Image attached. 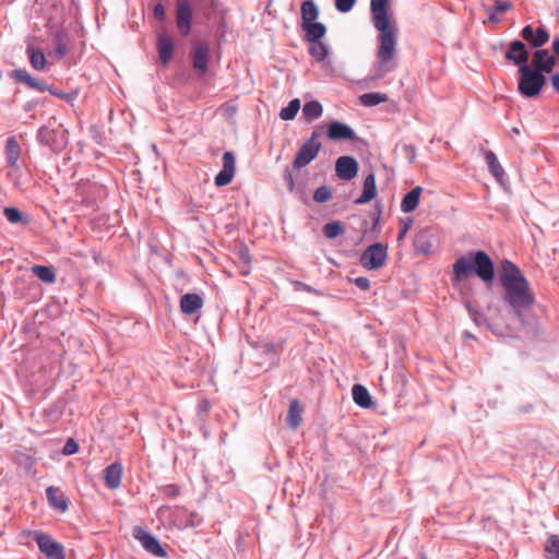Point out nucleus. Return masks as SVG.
Instances as JSON below:
<instances>
[{
    "label": "nucleus",
    "instance_id": "23",
    "mask_svg": "<svg viewBox=\"0 0 559 559\" xmlns=\"http://www.w3.org/2000/svg\"><path fill=\"white\" fill-rule=\"evenodd\" d=\"M157 50L162 63H168L174 51L173 38L166 34H159L157 37Z\"/></svg>",
    "mask_w": 559,
    "mask_h": 559
},
{
    "label": "nucleus",
    "instance_id": "28",
    "mask_svg": "<svg viewBox=\"0 0 559 559\" xmlns=\"http://www.w3.org/2000/svg\"><path fill=\"white\" fill-rule=\"evenodd\" d=\"M26 52L32 68L36 71H44L47 63L44 51L40 48L28 45Z\"/></svg>",
    "mask_w": 559,
    "mask_h": 559
},
{
    "label": "nucleus",
    "instance_id": "47",
    "mask_svg": "<svg viewBox=\"0 0 559 559\" xmlns=\"http://www.w3.org/2000/svg\"><path fill=\"white\" fill-rule=\"evenodd\" d=\"M468 312L476 325H478V326L487 325V318L485 317V314H483L476 310H473L471 308L468 309Z\"/></svg>",
    "mask_w": 559,
    "mask_h": 559
},
{
    "label": "nucleus",
    "instance_id": "10",
    "mask_svg": "<svg viewBox=\"0 0 559 559\" xmlns=\"http://www.w3.org/2000/svg\"><path fill=\"white\" fill-rule=\"evenodd\" d=\"M34 538L39 550L48 559H66L63 546L60 543L53 540L50 535L43 532H35Z\"/></svg>",
    "mask_w": 559,
    "mask_h": 559
},
{
    "label": "nucleus",
    "instance_id": "6",
    "mask_svg": "<svg viewBox=\"0 0 559 559\" xmlns=\"http://www.w3.org/2000/svg\"><path fill=\"white\" fill-rule=\"evenodd\" d=\"M159 513L163 515L167 514L170 523L180 531L195 527L202 522V518L197 512H188L178 506L174 508L163 507L159 509Z\"/></svg>",
    "mask_w": 559,
    "mask_h": 559
},
{
    "label": "nucleus",
    "instance_id": "32",
    "mask_svg": "<svg viewBox=\"0 0 559 559\" xmlns=\"http://www.w3.org/2000/svg\"><path fill=\"white\" fill-rule=\"evenodd\" d=\"M301 412H302V409L300 407L299 401L298 400L290 401L289 408H288L287 416H286L287 425L290 428L296 429L300 426L301 420H302Z\"/></svg>",
    "mask_w": 559,
    "mask_h": 559
},
{
    "label": "nucleus",
    "instance_id": "52",
    "mask_svg": "<svg viewBox=\"0 0 559 559\" xmlns=\"http://www.w3.org/2000/svg\"><path fill=\"white\" fill-rule=\"evenodd\" d=\"M210 402L207 400H202L200 401V403L198 404V415L200 417H203L204 415H206L210 411Z\"/></svg>",
    "mask_w": 559,
    "mask_h": 559
},
{
    "label": "nucleus",
    "instance_id": "44",
    "mask_svg": "<svg viewBox=\"0 0 559 559\" xmlns=\"http://www.w3.org/2000/svg\"><path fill=\"white\" fill-rule=\"evenodd\" d=\"M548 559H559V536L552 535L546 546Z\"/></svg>",
    "mask_w": 559,
    "mask_h": 559
},
{
    "label": "nucleus",
    "instance_id": "50",
    "mask_svg": "<svg viewBox=\"0 0 559 559\" xmlns=\"http://www.w3.org/2000/svg\"><path fill=\"white\" fill-rule=\"evenodd\" d=\"M284 180L286 182L287 189L292 192L295 190V180L292 171L288 168H285L283 174Z\"/></svg>",
    "mask_w": 559,
    "mask_h": 559
},
{
    "label": "nucleus",
    "instance_id": "18",
    "mask_svg": "<svg viewBox=\"0 0 559 559\" xmlns=\"http://www.w3.org/2000/svg\"><path fill=\"white\" fill-rule=\"evenodd\" d=\"M533 67L540 72L550 73L556 67V57L551 56L547 49H537L533 53Z\"/></svg>",
    "mask_w": 559,
    "mask_h": 559
},
{
    "label": "nucleus",
    "instance_id": "46",
    "mask_svg": "<svg viewBox=\"0 0 559 559\" xmlns=\"http://www.w3.org/2000/svg\"><path fill=\"white\" fill-rule=\"evenodd\" d=\"M162 492L168 498H176L180 493V488L176 484H169L162 488Z\"/></svg>",
    "mask_w": 559,
    "mask_h": 559
},
{
    "label": "nucleus",
    "instance_id": "9",
    "mask_svg": "<svg viewBox=\"0 0 559 559\" xmlns=\"http://www.w3.org/2000/svg\"><path fill=\"white\" fill-rule=\"evenodd\" d=\"M22 148L20 143L14 136L7 139L4 155L8 166L11 170L8 173V177L12 180H17L21 177V165L19 164Z\"/></svg>",
    "mask_w": 559,
    "mask_h": 559
},
{
    "label": "nucleus",
    "instance_id": "51",
    "mask_svg": "<svg viewBox=\"0 0 559 559\" xmlns=\"http://www.w3.org/2000/svg\"><path fill=\"white\" fill-rule=\"evenodd\" d=\"M511 7H512V4L509 1L496 0L493 10L498 13H503V12L508 11Z\"/></svg>",
    "mask_w": 559,
    "mask_h": 559
},
{
    "label": "nucleus",
    "instance_id": "17",
    "mask_svg": "<svg viewBox=\"0 0 559 559\" xmlns=\"http://www.w3.org/2000/svg\"><path fill=\"white\" fill-rule=\"evenodd\" d=\"M210 60V46L206 43H199L192 51L193 69L200 74L204 75L207 71Z\"/></svg>",
    "mask_w": 559,
    "mask_h": 559
},
{
    "label": "nucleus",
    "instance_id": "34",
    "mask_svg": "<svg viewBox=\"0 0 559 559\" xmlns=\"http://www.w3.org/2000/svg\"><path fill=\"white\" fill-rule=\"evenodd\" d=\"M319 16L318 5L312 0H306L301 3V19L302 23H310L317 21Z\"/></svg>",
    "mask_w": 559,
    "mask_h": 559
},
{
    "label": "nucleus",
    "instance_id": "31",
    "mask_svg": "<svg viewBox=\"0 0 559 559\" xmlns=\"http://www.w3.org/2000/svg\"><path fill=\"white\" fill-rule=\"evenodd\" d=\"M323 114V107L318 100L306 102L302 106V117L307 122L320 118Z\"/></svg>",
    "mask_w": 559,
    "mask_h": 559
},
{
    "label": "nucleus",
    "instance_id": "41",
    "mask_svg": "<svg viewBox=\"0 0 559 559\" xmlns=\"http://www.w3.org/2000/svg\"><path fill=\"white\" fill-rule=\"evenodd\" d=\"M10 76L16 82L26 84L29 88L35 79L25 69H15L11 72Z\"/></svg>",
    "mask_w": 559,
    "mask_h": 559
},
{
    "label": "nucleus",
    "instance_id": "4",
    "mask_svg": "<svg viewBox=\"0 0 559 559\" xmlns=\"http://www.w3.org/2000/svg\"><path fill=\"white\" fill-rule=\"evenodd\" d=\"M546 83V78L535 67L519 68L518 91L521 95L532 98L539 94Z\"/></svg>",
    "mask_w": 559,
    "mask_h": 559
},
{
    "label": "nucleus",
    "instance_id": "33",
    "mask_svg": "<svg viewBox=\"0 0 559 559\" xmlns=\"http://www.w3.org/2000/svg\"><path fill=\"white\" fill-rule=\"evenodd\" d=\"M31 271L44 283L52 284L56 282V272L51 266L35 264L31 267Z\"/></svg>",
    "mask_w": 559,
    "mask_h": 559
},
{
    "label": "nucleus",
    "instance_id": "22",
    "mask_svg": "<svg viewBox=\"0 0 559 559\" xmlns=\"http://www.w3.org/2000/svg\"><path fill=\"white\" fill-rule=\"evenodd\" d=\"M377 194L376 176L370 173L366 176L362 185V192L358 199L355 200L356 204H366L370 202Z\"/></svg>",
    "mask_w": 559,
    "mask_h": 559
},
{
    "label": "nucleus",
    "instance_id": "3",
    "mask_svg": "<svg viewBox=\"0 0 559 559\" xmlns=\"http://www.w3.org/2000/svg\"><path fill=\"white\" fill-rule=\"evenodd\" d=\"M453 282H460L472 274L477 275L484 283L495 278V265L491 258L481 250L471 251L459 257L452 265Z\"/></svg>",
    "mask_w": 559,
    "mask_h": 559
},
{
    "label": "nucleus",
    "instance_id": "40",
    "mask_svg": "<svg viewBox=\"0 0 559 559\" xmlns=\"http://www.w3.org/2000/svg\"><path fill=\"white\" fill-rule=\"evenodd\" d=\"M64 37H66V34L63 32H57L55 35L57 45L53 49V55L58 58L63 57L69 51L68 45L64 40Z\"/></svg>",
    "mask_w": 559,
    "mask_h": 559
},
{
    "label": "nucleus",
    "instance_id": "20",
    "mask_svg": "<svg viewBox=\"0 0 559 559\" xmlns=\"http://www.w3.org/2000/svg\"><path fill=\"white\" fill-rule=\"evenodd\" d=\"M203 307V299L195 293L185 294L180 299V310L182 313L190 316L195 313Z\"/></svg>",
    "mask_w": 559,
    "mask_h": 559
},
{
    "label": "nucleus",
    "instance_id": "54",
    "mask_svg": "<svg viewBox=\"0 0 559 559\" xmlns=\"http://www.w3.org/2000/svg\"><path fill=\"white\" fill-rule=\"evenodd\" d=\"M154 16L157 20H163L165 17V8H164V5L162 3H157L154 7Z\"/></svg>",
    "mask_w": 559,
    "mask_h": 559
},
{
    "label": "nucleus",
    "instance_id": "53",
    "mask_svg": "<svg viewBox=\"0 0 559 559\" xmlns=\"http://www.w3.org/2000/svg\"><path fill=\"white\" fill-rule=\"evenodd\" d=\"M31 88L38 92H45L48 91L50 87H48L45 83L38 81L37 79H34Z\"/></svg>",
    "mask_w": 559,
    "mask_h": 559
},
{
    "label": "nucleus",
    "instance_id": "60",
    "mask_svg": "<svg viewBox=\"0 0 559 559\" xmlns=\"http://www.w3.org/2000/svg\"><path fill=\"white\" fill-rule=\"evenodd\" d=\"M48 92H49L50 94H52V95H56V96H58V97L62 98V99H68V98H69V97H68V95L62 94V93H58V92H56V91H53V90H51V88H49V90H48Z\"/></svg>",
    "mask_w": 559,
    "mask_h": 559
},
{
    "label": "nucleus",
    "instance_id": "49",
    "mask_svg": "<svg viewBox=\"0 0 559 559\" xmlns=\"http://www.w3.org/2000/svg\"><path fill=\"white\" fill-rule=\"evenodd\" d=\"M354 284L360 290H368L370 288V281L368 277L359 276L354 280Z\"/></svg>",
    "mask_w": 559,
    "mask_h": 559
},
{
    "label": "nucleus",
    "instance_id": "37",
    "mask_svg": "<svg viewBox=\"0 0 559 559\" xmlns=\"http://www.w3.org/2000/svg\"><path fill=\"white\" fill-rule=\"evenodd\" d=\"M300 109V100L298 98L292 99L288 105L281 109L280 118L288 121L293 120Z\"/></svg>",
    "mask_w": 559,
    "mask_h": 559
},
{
    "label": "nucleus",
    "instance_id": "30",
    "mask_svg": "<svg viewBox=\"0 0 559 559\" xmlns=\"http://www.w3.org/2000/svg\"><path fill=\"white\" fill-rule=\"evenodd\" d=\"M309 55L318 62H324L331 53L330 46L324 41L310 43L308 48Z\"/></svg>",
    "mask_w": 559,
    "mask_h": 559
},
{
    "label": "nucleus",
    "instance_id": "24",
    "mask_svg": "<svg viewBox=\"0 0 559 559\" xmlns=\"http://www.w3.org/2000/svg\"><path fill=\"white\" fill-rule=\"evenodd\" d=\"M122 478V465L115 462L105 468V484L109 489L120 486Z\"/></svg>",
    "mask_w": 559,
    "mask_h": 559
},
{
    "label": "nucleus",
    "instance_id": "7",
    "mask_svg": "<svg viewBox=\"0 0 559 559\" xmlns=\"http://www.w3.org/2000/svg\"><path fill=\"white\" fill-rule=\"evenodd\" d=\"M320 133L313 131L299 147L294 160L293 168L299 170L309 165L319 154L322 145L319 141Z\"/></svg>",
    "mask_w": 559,
    "mask_h": 559
},
{
    "label": "nucleus",
    "instance_id": "36",
    "mask_svg": "<svg viewBox=\"0 0 559 559\" xmlns=\"http://www.w3.org/2000/svg\"><path fill=\"white\" fill-rule=\"evenodd\" d=\"M386 100L388 96L385 94L376 92L365 93L359 96V103L365 107H373Z\"/></svg>",
    "mask_w": 559,
    "mask_h": 559
},
{
    "label": "nucleus",
    "instance_id": "25",
    "mask_svg": "<svg viewBox=\"0 0 559 559\" xmlns=\"http://www.w3.org/2000/svg\"><path fill=\"white\" fill-rule=\"evenodd\" d=\"M46 497L49 504L53 509L60 512H66L68 510V499L62 492L59 491L58 488L49 486L46 489Z\"/></svg>",
    "mask_w": 559,
    "mask_h": 559
},
{
    "label": "nucleus",
    "instance_id": "29",
    "mask_svg": "<svg viewBox=\"0 0 559 559\" xmlns=\"http://www.w3.org/2000/svg\"><path fill=\"white\" fill-rule=\"evenodd\" d=\"M353 400L354 402L362 407L369 408L372 404L371 395L369 391L361 384H354L352 389Z\"/></svg>",
    "mask_w": 559,
    "mask_h": 559
},
{
    "label": "nucleus",
    "instance_id": "62",
    "mask_svg": "<svg viewBox=\"0 0 559 559\" xmlns=\"http://www.w3.org/2000/svg\"><path fill=\"white\" fill-rule=\"evenodd\" d=\"M464 336L468 338H473L474 336L469 332H464Z\"/></svg>",
    "mask_w": 559,
    "mask_h": 559
},
{
    "label": "nucleus",
    "instance_id": "2",
    "mask_svg": "<svg viewBox=\"0 0 559 559\" xmlns=\"http://www.w3.org/2000/svg\"><path fill=\"white\" fill-rule=\"evenodd\" d=\"M501 286L504 289L503 300L518 317L530 310L535 301L530 284L523 272L510 260L501 262L499 274Z\"/></svg>",
    "mask_w": 559,
    "mask_h": 559
},
{
    "label": "nucleus",
    "instance_id": "16",
    "mask_svg": "<svg viewBox=\"0 0 559 559\" xmlns=\"http://www.w3.org/2000/svg\"><path fill=\"white\" fill-rule=\"evenodd\" d=\"M521 37L527 41L531 47H543L549 40V33L545 27L534 29L531 25H526L521 31Z\"/></svg>",
    "mask_w": 559,
    "mask_h": 559
},
{
    "label": "nucleus",
    "instance_id": "14",
    "mask_svg": "<svg viewBox=\"0 0 559 559\" xmlns=\"http://www.w3.org/2000/svg\"><path fill=\"white\" fill-rule=\"evenodd\" d=\"M358 163L352 156H341L335 162V174L340 179L349 181L357 176Z\"/></svg>",
    "mask_w": 559,
    "mask_h": 559
},
{
    "label": "nucleus",
    "instance_id": "11",
    "mask_svg": "<svg viewBox=\"0 0 559 559\" xmlns=\"http://www.w3.org/2000/svg\"><path fill=\"white\" fill-rule=\"evenodd\" d=\"M133 536L141 543L142 547L151 555L156 556L158 558L167 557V552L160 545L159 540L150 532L138 526L134 528Z\"/></svg>",
    "mask_w": 559,
    "mask_h": 559
},
{
    "label": "nucleus",
    "instance_id": "43",
    "mask_svg": "<svg viewBox=\"0 0 559 559\" xmlns=\"http://www.w3.org/2000/svg\"><path fill=\"white\" fill-rule=\"evenodd\" d=\"M238 259L243 264L241 274L247 275L250 272L251 254L247 247H241L238 251Z\"/></svg>",
    "mask_w": 559,
    "mask_h": 559
},
{
    "label": "nucleus",
    "instance_id": "15",
    "mask_svg": "<svg viewBox=\"0 0 559 559\" xmlns=\"http://www.w3.org/2000/svg\"><path fill=\"white\" fill-rule=\"evenodd\" d=\"M507 60L511 61L519 68L528 66L527 61L530 58L528 50L525 44L521 40H513L509 44V48L504 53Z\"/></svg>",
    "mask_w": 559,
    "mask_h": 559
},
{
    "label": "nucleus",
    "instance_id": "42",
    "mask_svg": "<svg viewBox=\"0 0 559 559\" xmlns=\"http://www.w3.org/2000/svg\"><path fill=\"white\" fill-rule=\"evenodd\" d=\"M332 199V189L329 186H321L313 192V200L317 203H325Z\"/></svg>",
    "mask_w": 559,
    "mask_h": 559
},
{
    "label": "nucleus",
    "instance_id": "61",
    "mask_svg": "<svg viewBox=\"0 0 559 559\" xmlns=\"http://www.w3.org/2000/svg\"><path fill=\"white\" fill-rule=\"evenodd\" d=\"M304 290L308 292V293H313L314 290L312 289L311 286H309L308 284H305V283H298Z\"/></svg>",
    "mask_w": 559,
    "mask_h": 559
},
{
    "label": "nucleus",
    "instance_id": "59",
    "mask_svg": "<svg viewBox=\"0 0 559 559\" xmlns=\"http://www.w3.org/2000/svg\"><path fill=\"white\" fill-rule=\"evenodd\" d=\"M498 12H496L495 10L489 14V21L491 23H498L499 22V19L497 16Z\"/></svg>",
    "mask_w": 559,
    "mask_h": 559
},
{
    "label": "nucleus",
    "instance_id": "12",
    "mask_svg": "<svg viewBox=\"0 0 559 559\" xmlns=\"http://www.w3.org/2000/svg\"><path fill=\"white\" fill-rule=\"evenodd\" d=\"M223 168L215 176L214 183L216 187H225L231 182L236 173V157L230 151L223 154L222 157Z\"/></svg>",
    "mask_w": 559,
    "mask_h": 559
},
{
    "label": "nucleus",
    "instance_id": "57",
    "mask_svg": "<svg viewBox=\"0 0 559 559\" xmlns=\"http://www.w3.org/2000/svg\"><path fill=\"white\" fill-rule=\"evenodd\" d=\"M404 150L409 155V158L413 160L415 158V147L413 145H405Z\"/></svg>",
    "mask_w": 559,
    "mask_h": 559
},
{
    "label": "nucleus",
    "instance_id": "35",
    "mask_svg": "<svg viewBox=\"0 0 559 559\" xmlns=\"http://www.w3.org/2000/svg\"><path fill=\"white\" fill-rule=\"evenodd\" d=\"M414 248L418 253L427 254L430 251L431 243L429 241V231L420 230L415 235Z\"/></svg>",
    "mask_w": 559,
    "mask_h": 559
},
{
    "label": "nucleus",
    "instance_id": "26",
    "mask_svg": "<svg viewBox=\"0 0 559 559\" xmlns=\"http://www.w3.org/2000/svg\"><path fill=\"white\" fill-rule=\"evenodd\" d=\"M421 191V187L417 186L403 197L401 202L402 212L411 213L418 207Z\"/></svg>",
    "mask_w": 559,
    "mask_h": 559
},
{
    "label": "nucleus",
    "instance_id": "21",
    "mask_svg": "<svg viewBox=\"0 0 559 559\" xmlns=\"http://www.w3.org/2000/svg\"><path fill=\"white\" fill-rule=\"evenodd\" d=\"M302 29L305 31V40L308 43L321 41L326 34V27L321 22L302 23Z\"/></svg>",
    "mask_w": 559,
    "mask_h": 559
},
{
    "label": "nucleus",
    "instance_id": "56",
    "mask_svg": "<svg viewBox=\"0 0 559 559\" xmlns=\"http://www.w3.org/2000/svg\"><path fill=\"white\" fill-rule=\"evenodd\" d=\"M411 223L412 221H409L408 223H406L403 228L400 230V234H399V240H401L402 238H404V236L407 234L408 229H409V226H411Z\"/></svg>",
    "mask_w": 559,
    "mask_h": 559
},
{
    "label": "nucleus",
    "instance_id": "38",
    "mask_svg": "<svg viewBox=\"0 0 559 559\" xmlns=\"http://www.w3.org/2000/svg\"><path fill=\"white\" fill-rule=\"evenodd\" d=\"M345 233V227L340 221L326 223L323 226V234L329 239H334Z\"/></svg>",
    "mask_w": 559,
    "mask_h": 559
},
{
    "label": "nucleus",
    "instance_id": "27",
    "mask_svg": "<svg viewBox=\"0 0 559 559\" xmlns=\"http://www.w3.org/2000/svg\"><path fill=\"white\" fill-rule=\"evenodd\" d=\"M485 158L490 174L498 182L502 183L506 178V173L496 154L492 151H486Z\"/></svg>",
    "mask_w": 559,
    "mask_h": 559
},
{
    "label": "nucleus",
    "instance_id": "8",
    "mask_svg": "<svg viewBox=\"0 0 559 559\" xmlns=\"http://www.w3.org/2000/svg\"><path fill=\"white\" fill-rule=\"evenodd\" d=\"M386 257L388 247L381 242H376L366 248L359 262L366 270H377L385 263Z\"/></svg>",
    "mask_w": 559,
    "mask_h": 559
},
{
    "label": "nucleus",
    "instance_id": "63",
    "mask_svg": "<svg viewBox=\"0 0 559 559\" xmlns=\"http://www.w3.org/2000/svg\"><path fill=\"white\" fill-rule=\"evenodd\" d=\"M33 107H34V105H33V104H31V103H28V104L26 105V109H27V110H31Z\"/></svg>",
    "mask_w": 559,
    "mask_h": 559
},
{
    "label": "nucleus",
    "instance_id": "45",
    "mask_svg": "<svg viewBox=\"0 0 559 559\" xmlns=\"http://www.w3.org/2000/svg\"><path fill=\"white\" fill-rule=\"evenodd\" d=\"M356 0H335V8L338 12L347 13L355 5Z\"/></svg>",
    "mask_w": 559,
    "mask_h": 559
},
{
    "label": "nucleus",
    "instance_id": "55",
    "mask_svg": "<svg viewBox=\"0 0 559 559\" xmlns=\"http://www.w3.org/2000/svg\"><path fill=\"white\" fill-rule=\"evenodd\" d=\"M551 85L555 91L559 92V73H555L551 76Z\"/></svg>",
    "mask_w": 559,
    "mask_h": 559
},
{
    "label": "nucleus",
    "instance_id": "19",
    "mask_svg": "<svg viewBox=\"0 0 559 559\" xmlns=\"http://www.w3.org/2000/svg\"><path fill=\"white\" fill-rule=\"evenodd\" d=\"M328 136L331 140H354L356 133L348 124L335 120L329 124Z\"/></svg>",
    "mask_w": 559,
    "mask_h": 559
},
{
    "label": "nucleus",
    "instance_id": "48",
    "mask_svg": "<svg viewBox=\"0 0 559 559\" xmlns=\"http://www.w3.org/2000/svg\"><path fill=\"white\" fill-rule=\"evenodd\" d=\"M79 450L78 443L73 439H69L63 445L62 453L64 455H72Z\"/></svg>",
    "mask_w": 559,
    "mask_h": 559
},
{
    "label": "nucleus",
    "instance_id": "58",
    "mask_svg": "<svg viewBox=\"0 0 559 559\" xmlns=\"http://www.w3.org/2000/svg\"><path fill=\"white\" fill-rule=\"evenodd\" d=\"M551 48L556 56L559 58V37L554 39Z\"/></svg>",
    "mask_w": 559,
    "mask_h": 559
},
{
    "label": "nucleus",
    "instance_id": "1",
    "mask_svg": "<svg viewBox=\"0 0 559 559\" xmlns=\"http://www.w3.org/2000/svg\"><path fill=\"white\" fill-rule=\"evenodd\" d=\"M390 0H370V12L373 27L379 32L377 58L379 63L371 75L372 80L383 78L396 68L394 61L397 50V26L391 21Z\"/></svg>",
    "mask_w": 559,
    "mask_h": 559
},
{
    "label": "nucleus",
    "instance_id": "39",
    "mask_svg": "<svg viewBox=\"0 0 559 559\" xmlns=\"http://www.w3.org/2000/svg\"><path fill=\"white\" fill-rule=\"evenodd\" d=\"M4 217L11 224H27L28 219L23 215V213L17 207H5L3 211Z\"/></svg>",
    "mask_w": 559,
    "mask_h": 559
},
{
    "label": "nucleus",
    "instance_id": "5",
    "mask_svg": "<svg viewBox=\"0 0 559 559\" xmlns=\"http://www.w3.org/2000/svg\"><path fill=\"white\" fill-rule=\"evenodd\" d=\"M36 138L41 145L48 146L53 152L61 151L67 144L66 131L56 123L55 118L38 129Z\"/></svg>",
    "mask_w": 559,
    "mask_h": 559
},
{
    "label": "nucleus",
    "instance_id": "13",
    "mask_svg": "<svg viewBox=\"0 0 559 559\" xmlns=\"http://www.w3.org/2000/svg\"><path fill=\"white\" fill-rule=\"evenodd\" d=\"M176 15L179 32L182 35H188L192 22V9L188 0H177Z\"/></svg>",
    "mask_w": 559,
    "mask_h": 559
}]
</instances>
